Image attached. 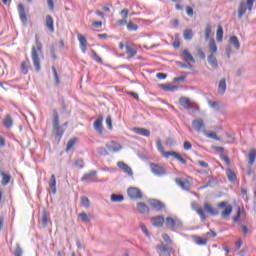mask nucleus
<instances>
[{
    "label": "nucleus",
    "instance_id": "5fc2aeb1",
    "mask_svg": "<svg viewBox=\"0 0 256 256\" xmlns=\"http://www.w3.org/2000/svg\"><path fill=\"white\" fill-rule=\"evenodd\" d=\"M156 146L158 151L162 153L163 157H165V150L163 149V144H161V141H157Z\"/></svg>",
    "mask_w": 256,
    "mask_h": 256
},
{
    "label": "nucleus",
    "instance_id": "20e7f679",
    "mask_svg": "<svg viewBox=\"0 0 256 256\" xmlns=\"http://www.w3.org/2000/svg\"><path fill=\"white\" fill-rule=\"evenodd\" d=\"M166 225H168L172 231H175V229H181V227H183V222L177 218L167 217Z\"/></svg>",
    "mask_w": 256,
    "mask_h": 256
},
{
    "label": "nucleus",
    "instance_id": "f3484780",
    "mask_svg": "<svg viewBox=\"0 0 256 256\" xmlns=\"http://www.w3.org/2000/svg\"><path fill=\"white\" fill-rule=\"evenodd\" d=\"M18 12L22 23L27 25V14L25 13V6H23V4L18 5Z\"/></svg>",
    "mask_w": 256,
    "mask_h": 256
},
{
    "label": "nucleus",
    "instance_id": "a211bd4d",
    "mask_svg": "<svg viewBox=\"0 0 256 256\" xmlns=\"http://www.w3.org/2000/svg\"><path fill=\"white\" fill-rule=\"evenodd\" d=\"M94 129L97 133H103V116H99L94 122Z\"/></svg>",
    "mask_w": 256,
    "mask_h": 256
},
{
    "label": "nucleus",
    "instance_id": "39448f33",
    "mask_svg": "<svg viewBox=\"0 0 256 256\" xmlns=\"http://www.w3.org/2000/svg\"><path fill=\"white\" fill-rule=\"evenodd\" d=\"M179 103L184 109H187V111H195L197 110V104L191 102L189 98L182 97L179 100Z\"/></svg>",
    "mask_w": 256,
    "mask_h": 256
},
{
    "label": "nucleus",
    "instance_id": "338daca9",
    "mask_svg": "<svg viewBox=\"0 0 256 256\" xmlns=\"http://www.w3.org/2000/svg\"><path fill=\"white\" fill-rule=\"evenodd\" d=\"M48 3V7L51 11H53V9H55V3L53 2V0H47Z\"/></svg>",
    "mask_w": 256,
    "mask_h": 256
},
{
    "label": "nucleus",
    "instance_id": "c03bdc74",
    "mask_svg": "<svg viewBox=\"0 0 256 256\" xmlns=\"http://www.w3.org/2000/svg\"><path fill=\"white\" fill-rule=\"evenodd\" d=\"M81 205L82 207H85V209H89V207H91V202L89 201V198H87V196H83L81 198Z\"/></svg>",
    "mask_w": 256,
    "mask_h": 256
},
{
    "label": "nucleus",
    "instance_id": "de8ad7c7",
    "mask_svg": "<svg viewBox=\"0 0 256 256\" xmlns=\"http://www.w3.org/2000/svg\"><path fill=\"white\" fill-rule=\"evenodd\" d=\"M77 139L75 138H72L68 141L67 143V147H66V151H71V149H73V147L75 146V143H76Z\"/></svg>",
    "mask_w": 256,
    "mask_h": 256
},
{
    "label": "nucleus",
    "instance_id": "2f4dec72",
    "mask_svg": "<svg viewBox=\"0 0 256 256\" xmlns=\"http://www.w3.org/2000/svg\"><path fill=\"white\" fill-rule=\"evenodd\" d=\"M231 213H233V206L228 205L225 207L224 211L221 213V217H223V219H227V217H229Z\"/></svg>",
    "mask_w": 256,
    "mask_h": 256
},
{
    "label": "nucleus",
    "instance_id": "1a4fd4ad",
    "mask_svg": "<svg viewBox=\"0 0 256 256\" xmlns=\"http://www.w3.org/2000/svg\"><path fill=\"white\" fill-rule=\"evenodd\" d=\"M117 166H118L119 169H121L124 173H126L127 175H129V177H133V169H131V167H129V165H127L125 162L119 161V162H117Z\"/></svg>",
    "mask_w": 256,
    "mask_h": 256
},
{
    "label": "nucleus",
    "instance_id": "5701e85b",
    "mask_svg": "<svg viewBox=\"0 0 256 256\" xmlns=\"http://www.w3.org/2000/svg\"><path fill=\"white\" fill-rule=\"evenodd\" d=\"M95 175H97V171L95 170H92L86 174L83 175V177L81 178V181H90V182H93L95 181L93 179V177H95Z\"/></svg>",
    "mask_w": 256,
    "mask_h": 256
},
{
    "label": "nucleus",
    "instance_id": "052dcab7",
    "mask_svg": "<svg viewBox=\"0 0 256 256\" xmlns=\"http://www.w3.org/2000/svg\"><path fill=\"white\" fill-rule=\"evenodd\" d=\"M142 229V233H144V235H146V237H151V235L149 234V230H147V226L146 225H141L140 226Z\"/></svg>",
    "mask_w": 256,
    "mask_h": 256
},
{
    "label": "nucleus",
    "instance_id": "4d7b16f0",
    "mask_svg": "<svg viewBox=\"0 0 256 256\" xmlns=\"http://www.w3.org/2000/svg\"><path fill=\"white\" fill-rule=\"evenodd\" d=\"M191 149H193V145L191 144V142L185 141L184 142V150L185 151H191Z\"/></svg>",
    "mask_w": 256,
    "mask_h": 256
},
{
    "label": "nucleus",
    "instance_id": "473e14b6",
    "mask_svg": "<svg viewBox=\"0 0 256 256\" xmlns=\"http://www.w3.org/2000/svg\"><path fill=\"white\" fill-rule=\"evenodd\" d=\"M126 53L129 55V57H135L137 55V49L133 48L131 45L126 44Z\"/></svg>",
    "mask_w": 256,
    "mask_h": 256
},
{
    "label": "nucleus",
    "instance_id": "0e129e2a",
    "mask_svg": "<svg viewBox=\"0 0 256 256\" xmlns=\"http://www.w3.org/2000/svg\"><path fill=\"white\" fill-rule=\"evenodd\" d=\"M209 105L212 109H219V102L217 101H209Z\"/></svg>",
    "mask_w": 256,
    "mask_h": 256
},
{
    "label": "nucleus",
    "instance_id": "774afa93",
    "mask_svg": "<svg viewBox=\"0 0 256 256\" xmlns=\"http://www.w3.org/2000/svg\"><path fill=\"white\" fill-rule=\"evenodd\" d=\"M162 239L166 242L171 244V237H169L167 234L162 235Z\"/></svg>",
    "mask_w": 256,
    "mask_h": 256
},
{
    "label": "nucleus",
    "instance_id": "bb28decb",
    "mask_svg": "<svg viewBox=\"0 0 256 256\" xmlns=\"http://www.w3.org/2000/svg\"><path fill=\"white\" fill-rule=\"evenodd\" d=\"M175 181L176 184L181 187V189H183L184 191H189V181H183L179 178H176Z\"/></svg>",
    "mask_w": 256,
    "mask_h": 256
},
{
    "label": "nucleus",
    "instance_id": "c9c22d12",
    "mask_svg": "<svg viewBox=\"0 0 256 256\" xmlns=\"http://www.w3.org/2000/svg\"><path fill=\"white\" fill-rule=\"evenodd\" d=\"M48 223H49V214H47V211H43L42 218H41V225L42 227H47Z\"/></svg>",
    "mask_w": 256,
    "mask_h": 256
},
{
    "label": "nucleus",
    "instance_id": "09e8293b",
    "mask_svg": "<svg viewBox=\"0 0 256 256\" xmlns=\"http://www.w3.org/2000/svg\"><path fill=\"white\" fill-rule=\"evenodd\" d=\"M91 57L92 59H94V61H96L97 63H103V60L101 59V57H99V55H97V52H95V50L91 51Z\"/></svg>",
    "mask_w": 256,
    "mask_h": 256
},
{
    "label": "nucleus",
    "instance_id": "412c9836",
    "mask_svg": "<svg viewBox=\"0 0 256 256\" xmlns=\"http://www.w3.org/2000/svg\"><path fill=\"white\" fill-rule=\"evenodd\" d=\"M151 223L154 227H162L163 223H165V218L163 216L152 218Z\"/></svg>",
    "mask_w": 256,
    "mask_h": 256
},
{
    "label": "nucleus",
    "instance_id": "cd10ccee",
    "mask_svg": "<svg viewBox=\"0 0 256 256\" xmlns=\"http://www.w3.org/2000/svg\"><path fill=\"white\" fill-rule=\"evenodd\" d=\"M208 51L210 55H215L217 53V44H215V40H210L208 45Z\"/></svg>",
    "mask_w": 256,
    "mask_h": 256
},
{
    "label": "nucleus",
    "instance_id": "393cba45",
    "mask_svg": "<svg viewBox=\"0 0 256 256\" xmlns=\"http://www.w3.org/2000/svg\"><path fill=\"white\" fill-rule=\"evenodd\" d=\"M3 125L6 129H11L13 127V118L11 115L7 114L3 119Z\"/></svg>",
    "mask_w": 256,
    "mask_h": 256
},
{
    "label": "nucleus",
    "instance_id": "37998d69",
    "mask_svg": "<svg viewBox=\"0 0 256 256\" xmlns=\"http://www.w3.org/2000/svg\"><path fill=\"white\" fill-rule=\"evenodd\" d=\"M216 39L218 43H221L223 41V27L218 26L217 32H216Z\"/></svg>",
    "mask_w": 256,
    "mask_h": 256
},
{
    "label": "nucleus",
    "instance_id": "f257e3e1",
    "mask_svg": "<svg viewBox=\"0 0 256 256\" xmlns=\"http://www.w3.org/2000/svg\"><path fill=\"white\" fill-rule=\"evenodd\" d=\"M35 39H36V46L32 47L31 59H32V63L34 65L35 71L39 73V71H41V60L39 59V53H41L43 49V45L39 41L38 36H36Z\"/></svg>",
    "mask_w": 256,
    "mask_h": 256
},
{
    "label": "nucleus",
    "instance_id": "4c0bfd02",
    "mask_svg": "<svg viewBox=\"0 0 256 256\" xmlns=\"http://www.w3.org/2000/svg\"><path fill=\"white\" fill-rule=\"evenodd\" d=\"M28 65H29V59L21 63V73H23V75H27V73H29Z\"/></svg>",
    "mask_w": 256,
    "mask_h": 256
},
{
    "label": "nucleus",
    "instance_id": "49530a36",
    "mask_svg": "<svg viewBox=\"0 0 256 256\" xmlns=\"http://www.w3.org/2000/svg\"><path fill=\"white\" fill-rule=\"evenodd\" d=\"M52 73H53L55 85H59V83H61L59 80V74L57 73V69L54 66L52 67Z\"/></svg>",
    "mask_w": 256,
    "mask_h": 256
},
{
    "label": "nucleus",
    "instance_id": "f8f14e48",
    "mask_svg": "<svg viewBox=\"0 0 256 256\" xmlns=\"http://www.w3.org/2000/svg\"><path fill=\"white\" fill-rule=\"evenodd\" d=\"M52 195L57 193V179L55 178V174H52L50 180L48 182Z\"/></svg>",
    "mask_w": 256,
    "mask_h": 256
},
{
    "label": "nucleus",
    "instance_id": "72a5a7b5",
    "mask_svg": "<svg viewBox=\"0 0 256 256\" xmlns=\"http://www.w3.org/2000/svg\"><path fill=\"white\" fill-rule=\"evenodd\" d=\"M205 137L208 139H214L215 141H221V138L217 136V133L215 132H209V131H204Z\"/></svg>",
    "mask_w": 256,
    "mask_h": 256
},
{
    "label": "nucleus",
    "instance_id": "9b49d317",
    "mask_svg": "<svg viewBox=\"0 0 256 256\" xmlns=\"http://www.w3.org/2000/svg\"><path fill=\"white\" fill-rule=\"evenodd\" d=\"M133 133H136V135H142V137H150L151 131L149 129L141 128V127H135L132 129Z\"/></svg>",
    "mask_w": 256,
    "mask_h": 256
},
{
    "label": "nucleus",
    "instance_id": "a18cd8bd",
    "mask_svg": "<svg viewBox=\"0 0 256 256\" xmlns=\"http://www.w3.org/2000/svg\"><path fill=\"white\" fill-rule=\"evenodd\" d=\"M178 156H179V153H177L175 151H169V152L164 153V157L166 159H169V157H173L174 159H177Z\"/></svg>",
    "mask_w": 256,
    "mask_h": 256
},
{
    "label": "nucleus",
    "instance_id": "bf43d9fd",
    "mask_svg": "<svg viewBox=\"0 0 256 256\" xmlns=\"http://www.w3.org/2000/svg\"><path fill=\"white\" fill-rule=\"evenodd\" d=\"M106 125H107L108 129H113V123H112L111 116H107Z\"/></svg>",
    "mask_w": 256,
    "mask_h": 256
},
{
    "label": "nucleus",
    "instance_id": "7ed1b4c3",
    "mask_svg": "<svg viewBox=\"0 0 256 256\" xmlns=\"http://www.w3.org/2000/svg\"><path fill=\"white\" fill-rule=\"evenodd\" d=\"M150 169L151 173L156 177H165V175H167V170L159 164L151 163Z\"/></svg>",
    "mask_w": 256,
    "mask_h": 256
},
{
    "label": "nucleus",
    "instance_id": "e2e57ef3",
    "mask_svg": "<svg viewBox=\"0 0 256 256\" xmlns=\"http://www.w3.org/2000/svg\"><path fill=\"white\" fill-rule=\"evenodd\" d=\"M120 15L124 18V19H127V17H129V10L127 9H122L120 11Z\"/></svg>",
    "mask_w": 256,
    "mask_h": 256
},
{
    "label": "nucleus",
    "instance_id": "a19ab883",
    "mask_svg": "<svg viewBox=\"0 0 256 256\" xmlns=\"http://www.w3.org/2000/svg\"><path fill=\"white\" fill-rule=\"evenodd\" d=\"M208 241L209 240L207 238H202V237L194 238V243H196V245H200V246L207 245Z\"/></svg>",
    "mask_w": 256,
    "mask_h": 256
},
{
    "label": "nucleus",
    "instance_id": "7c9ffc66",
    "mask_svg": "<svg viewBox=\"0 0 256 256\" xmlns=\"http://www.w3.org/2000/svg\"><path fill=\"white\" fill-rule=\"evenodd\" d=\"M160 87L164 91H170V92L177 91L179 89L178 86L171 85V84H161Z\"/></svg>",
    "mask_w": 256,
    "mask_h": 256
},
{
    "label": "nucleus",
    "instance_id": "b1692460",
    "mask_svg": "<svg viewBox=\"0 0 256 256\" xmlns=\"http://www.w3.org/2000/svg\"><path fill=\"white\" fill-rule=\"evenodd\" d=\"M0 175L2 177V181H1V185H3L4 187L9 185V183H11V175L1 171Z\"/></svg>",
    "mask_w": 256,
    "mask_h": 256
},
{
    "label": "nucleus",
    "instance_id": "58836bf2",
    "mask_svg": "<svg viewBox=\"0 0 256 256\" xmlns=\"http://www.w3.org/2000/svg\"><path fill=\"white\" fill-rule=\"evenodd\" d=\"M193 30L191 29H186L183 32V37L186 41H191V39H193Z\"/></svg>",
    "mask_w": 256,
    "mask_h": 256
},
{
    "label": "nucleus",
    "instance_id": "ddd939ff",
    "mask_svg": "<svg viewBox=\"0 0 256 256\" xmlns=\"http://www.w3.org/2000/svg\"><path fill=\"white\" fill-rule=\"evenodd\" d=\"M77 37L80 43V49L82 53H87V38H85V36H83L82 34H78Z\"/></svg>",
    "mask_w": 256,
    "mask_h": 256
},
{
    "label": "nucleus",
    "instance_id": "2eb2a0df",
    "mask_svg": "<svg viewBox=\"0 0 256 256\" xmlns=\"http://www.w3.org/2000/svg\"><path fill=\"white\" fill-rule=\"evenodd\" d=\"M227 91V80L222 78L218 84V95H225Z\"/></svg>",
    "mask_w": 256,
    "mask_h": 256
},
{
    "label": "nucleus",
    "instance_id": "f704fd0d",
    "mask_svg": "<svg viewBox=\"0 0 256 256\" xmlns=\"http://www.w3.org/2000/svg\"><path fill=\"white\" fill-rule=\"evenodd\" d=\"M230 43L235 47V49H241V43L239 42V38H237V36L230 37Z\"/></svg>",
    "mask_w": 256,
    "mask_h": 256
},
{
    "label": "nucleus",
    "instance_id": "423d86ee",
    "mask_svg": "<svg viewBox=\"0 0 256 256\" xmlns=\"http://www.w3.org/2000/svg\"><path fill=\"white\" fill-rule=\"evenodd\" d=\"M192 127L193 129H195V131H197L198 133H205V122L203 121V119L199 118L196 119L194 121H192Z\"/></svg>",
    "mask_w": 256,
    "mask_h": 256
},
{
    "label": "nucleus",
    "instance_id": "c85d7f7f",
    "mask_svg": "<svg viewBox=\"0 0 256 256\" xmlns=\"http://www.w3.org/2000/svg\"><path fill=\"white\" fill-rule=\"evenodd\" d=\"M137 209H138L139 213H142V214L149 213V207L147 206V204H145L143 202H139L137 204Z\"/></svg>",
    "mask_w": 256,
    "mask_h": 256
},
{
    "label": "nucleus",
    "instance_id": "6e6552de",
    "mask_svg": "<svg viewBox=\"0 0 256 256\" xmlns=\"http://www.w3.org/2000/svg\"><path fill=\"white\" fill-rule=\"evenodd\" d=\"M191 207H192L193 211L197 212L201 221H205V219H207V215H205L203 208H199V204L197 202H192Z\"/></svg>",
    "mask_w": 256,
    "mask_h": 256
},
{
    "label": "nucleus",
    "instance_id": "6ab92c4d",
    "mask_svg": "<svg viewBox=\"0 0 256 256\" xmlns=\"http://www.w3.org/2000/svg\"><path fill=\"white\" fill-rule=\"evenodd\" d=\"M149 204L156 210V211H161L163 207H165V204H163L161 201L156 200V199H151L149 200Z\"/></svg>",
    "mask_w": 256,
    "mask_h": 256
},
{
    "label": "nucleus",
    "instance_id": "c756f323",
    "mask_svg": "<svg viewBox=\"0 0 256 256\" xmlns=\"http://www.w3.org/2000/svg\"><path fill=\"white\" fill-rule=\"evenodd\" d=\"M226 175L228 177V181L231 183H234V181L237 179V174H235L231 168L226 169Z\"/></svg>",
    "mask_w": 256,
    "mask_h": 256
},
{
    "label": "nucleus",
    "instance_id": "680f3d73",
    "mask_svg": "<svg viewBox=\"0 0 256 256\" xmlns=\"http://www.w3.org/2000/svg\"><path fill=\"white\" fill-rule=\"evenodd\" d=\"M197 55L198 57H200V59H205V52H203V50L201 48H197Z\"/></svg>",
    "mask_w": 256,
    "mask_h": 256
},
{
    "label": "nucleus",
    "instance_id": "a878e982",
    "mask_svg": "<svg viewBox=\"0 0 256 256\" xmlns=\"http://www.w3.org/2000/svg\"><path fill=\"white\" fill-rule=\"evenodd\" d=\"M208 63L213 67V69L219 68V63L217 62V58L215 57V54H210L208 56Z\"/></svg>",
    "mask_w": 256,
    "mask_h": 256
},
{
    "label": "nucleus",
    "instance_id": "4468645a",
    "mask_svg": "<svg viewBox=\"0 0 256 256\" xmlns=\"http://www.w3.org/2000/svg\"><path fill=\"white\" fill-rule=\"evenodd\" d=\"M106 149H108V151H111V153H117L118 151H121V145L112 141L106 144Z\"/></svg>",
    "mask_w": 256,
    "mask_h": 256
},
{
    "label": "nucleus",
    "instance_id": "6e6d98bb",
    "mask_svg": "<svg viewBox=\"0 0 256 256\" xmlns=\"http://www.w3.org/2000/svg\"><path fill=\"white\" fill-rule=\"evenodd\" d=\"M78 217H79V219H81L82 221H85V222L89 221V216H88L87 213H85V212L80 213V214L78 215Z\"/></svg>",
    "mask_w": 256,
    "mask_h": 256
},
{
    "label": "nucleus",
    "instance_id": "0eeeda50",
    "mask_svg": "<svg viewBox=\"0 0 256 256\" xmlns=\"http://www.w3.org/2000/svg\"><path fill=\"white\" fill-rule=\"evenodd\" d=\"M127 194L128 197H130V199H141L143 197L141 190H139V188L136 187L128 188Z\"/></svg>",
    "mask_w": 256,
    "mask_h": 256
},
{
    "label": "nucleus",
    "instance_id": "ea45409f",
    "mask_svg": "<svg viewBox=\"0 0 256 256\" xmlns=\"http://www.w3.org/2000/svg\"><path fill=\"white\" fill-rule=\"evenodd\" d=\"M53 133L55 134L56 137H59V139H61L65 131L62 130L61 126H56L53 128Z\"/></svg>",
    "mask_w": 256,
    "mask_h": 256
},
{
    "label": "nucleus",
    "instance_id": "864d4df0",
    "mask_svg": "<svg viewBox=\"0 0 256 256\" xmlns=\"http://www.w3.org/2000/svg\"><path fill=\"white\" fill-rule=\"evenodd\" d=\"M97 152L99 153V155H102L103 157H107V155H109V152H107V149L103 147L98 148Z\"/></svg>",
    "mask_w": 256,
    "mask_h": 256
},
{
    "label": "nucleus",
    "instance_id": "e433bc0d",
    "mask_svg": "<svg viewBox=\"0 0 256 256\" xmlns=\"http://www.w3.org/2000/svg\"><path fill=\"white\" fill-rule=\"evenodd\" d=\"M124 197L123 195H117V194H112L110 197V201H112V203H121L122 201H124Z\"/></svg>",
    "mask_w": 256,
    "mask_h": 256
},
{
    "label": "nucleus",
    "instance_id": "3c124183",
    "mask_svg": "<svg viewBox=\"0 0 256 256\" xmlns=\"http://www.w3.org/2000/svg\"><path fill=\"white\" fill-rule=\"evenodd\" d=\"M15 256H23V250L19 244H16V249L14 251Z\"/></svg>",
    "mask_w": 256,
    "mask_h": 256
},
{
    "label": "nucleus",
    "instance_id": "13d9d810",
    "mask_svg": "<svg viewBox=\"0 0 256 256\" xmlns=\"http://www.w3.org/2000/svg\"><path fill=\"white\" fill-rule=\"evenodd\" d=\"M158 249H159V251H161L162 253H168V255H169V248H167V246L161 244V245L158 246Z\"/></svg>",
    "mask_w": 256,
    "mask_h": 256
},
{
    "label": "nucleus",
    "instance_id": "9d476101",
    "mask_svg": "<svg viewBox=\"0 0 256 256\" xmlns=\"http://www.w3.org/2000/svg\"><path fill=\"white\" fill-rule=\"evenodd\" d=\"M46 28L50 33L55 32V21L53 20V16L51 15L46 16Z\"/></svg>",
    "mask_w": 256,
    "mask_h": 256
},
{
    "label": "nucleus",
    "instance_id": "69168bd1",
    "mask_svg": "<svg viewBox=\"0 0 256 256\" xmlns=\"http://www.w3.org/2000/svg\"><path fill=\"white\" fill-rule=\"evenodd\" d=\"M156 77H157V79H160V80L167 79V74H165V73H157Z\"/></svg>",
    "mask_w": 256,
    "mask_h": 256
},
{
    "label": "nucleus",
    "instance_id": "603ef678",
    "mask_svg": "<svg viewBox=\"0 0 256 256\" xmlns=\"http://www.w3.org/2000/svg\"><path fill=\"white\" fill-rule=\"evenodd\" d=\"M211 37V25L205 28V40L207 41Z\"/></svg>",
    "mask_w": 256,
    "mask_h": 256
},
{
    "label": "nucleus",
    "instance_id": "dca6fc26",
    "mask_svg": "<svg viewBox=\"0 0 256 256\" xmlns=\"http://www.w3.org/2000/svg\"><path fill=\"white\" fill-rule=\"evenodd\" d=\"M182 59L185 63H195V58L189 53V50L182 51Z\"/></svg>",
    "mask_w": 256,
    "mask_h": 256
},
{
    "label": "nucleus",
    "instance_id": "f03ea898",
    "mask_svg": "<svg viewBox=\"0 0 256 256\" xmlns=\"http://www.w3.org/2000/svg\"><path fill=\"white\" fill-rule=\"evenodd\" d=\"M255 3V0H246L241 1L239 6H238V18L243 19V16L247 13L248 11H253V5Z\"/></svg>",
    "mask_w": 256,
    "mask_h": 256
},
{
    "label": "nucleus",
    "instance_id": "aec40b11",
    "mask_svg": "<svg viewBox=\"0 0 256 256\" xmlns=\"http://www.w3.org/2000/svg\"><path fill=\"white\" fill-rule=\"evenodd\" d=\"M255 159H256V150L251 149L248 153V166L253 167L255 165Z\"/></svg>",
    "mask_w": 256,
    "mask_h": 256
},
{
    "label": "nucleus",
    "instance_id": "4be33fe9",
    "mask_svg": "<svg viewBox=\"0 0 256 256\" xmlns=\"http://www.w3.org/2000/svg\"><path fill=\"white\" fill-rule=\"evenodd\" d=\"M204 209L205 211H207V213H209L210 215H213L214 217L219 215V210L213 209V207H211V204H209V202L204 203Z\"/></svg>",
    "mask_w": 256,
    "mask_h": 256
},
{
    "label": "nucleus",
    "instance_id": "79ce46f5",
    "mask_svg": "<svg viewBox=\"0 0 256 256\" xmlns=\"http://www.w3.org/2000/svg\"><path fill=\"white\" fill-rule=\"evenodd\" d=\"M53 128L54 127H59V113L57 112V110L53 111Z\"/></svg>",
    "mask_w": 256,
    "mask_h": 256
},
{
    "label": "nucleus",
    "instance_id": "8fccbe9b",
    "mask_svg": "<svg viewBox=\"0 0 256 256\" xmlns=\"http://www.w3.org/2000/svg\"><path fill=\"white\" fill-rule=\"evenodd\" d=\"M127 29L128 31H137V29H139V26H137V24H134L133 22H129L127 24Z\"/></svg>",
    "mask_w": 256,
    "mask_h": 256
}]
</instances>
